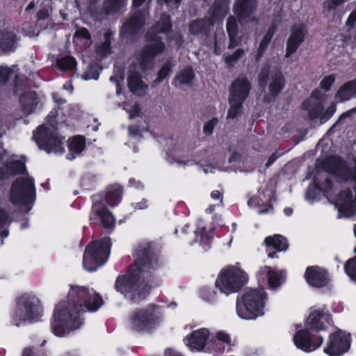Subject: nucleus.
Here are the masks:
<instances>
[{
  "label": "nucleus",
  "instance_id": "1",
  "mask_svg": "<svg viewBox=\"0 0 356 356\" xmlns=\"http://www.w3.org/2000/svg\"><path fill=\"white\" fill-rule=\"evenodd\" d=\"M103 305L101 296L93 289L71 285L66 300L56 305L51 329L62 337L78 329L83 323L81 314L86 311L96 312Z\"/></svg>",
  "mask_w": 356,
  "mask_h": 356
},
{
  "label": "nucleus",
  "instance_id": "2",
  "mask_svg": "<svg viewBox=\"0 0 356 356\" xmlns=\"http://www.w3.org/2000/svg\"><path fill=\"white\" fill-rule=\"evenodd\" d=\"M136 257L134 268L125 275L118 277L115 283L116 290L133 302L145 298L148 293V286L143 282H139V280L140 277L143 280L149 278L156 266V263L153 262L147 252L142 254L140 250H137Z\"/></svg>",
  "mask_w": 356,
  "mask_h": 356
},
{
  "label": "nucleus",
  "instance_id": "3",
  "mask_svg": "<svg viewBox=\"0 0 356 356\" xmlns=\"http://www.w3.org/2000/svg\"><path fill=\"white\" fill-rule=\"evenodd\" d=\"M325 170L332 174L344 188L334 200L340 218H349L356 213V204L349 188H353L356 197V164H347L337 158H331L327 161Z\"/></svg>",
  "mask_w": 356,
  "mask_h": 356
},
{
  "label": "nucleus",
  "instance_id": "4",
  "mask_svg": "<svg viewBox=\"0 0 356 356\" xmlns=\"http://www.w3.org/2000/svg\"><path fill=\"white\" fill-rule=\"evenodd\" d=\"M267 300V294L264 289L247 291L236 301V313L238 317L245 320H254L263 316Z\"/></svg>",
  "mask_w": 356,
  "mask_h": 356
},
{
  "label": "nucleus",
  "instance_id": "5",
  "mask_svg": "<svg viewBox=\"0 0 356 356\" xmlns=\"http://www.w3.org/2000/svg\"><path fill=\"white\" fill-rule=\"evenodd\" d=\"M58 115L57 111H51L47 116V124L38 127L33 133V138L40 149L48 153L61 154L64 151L63 140L58 137L55 130V121Z\"/></svg>",
  "mask_w": 356,
  "mask_h": 356
},
{
  "label": "nucleus",
  "instance_id": "6",
  "mask_svg": "<svg viewBox=\"0 0 356 356\" xmlns=\"http://www.w3.org/2000/svg\"><path fill=\"white\" fill-rule=\"evenodd\" d=\"M248 281V273L237 264L222 268L216 282V288L229 296L239 291Z\"/></svg>",
  "mask_w": 356,
  "mask_h": 356
},
{
  "label": "nucleus",
  "instance_id": "7",
  "mask_svg": "<svg viewBox=\"0 0 356 356\" xmlns=\"http://www.w3.org/2000/svg\"><path fill=\"white\" fill-rule=\"evenodd\" d=\"M111 245L108 238L89 243L83 254V268L88 271L92 272L104 264L108 259Z\"/></svg>",
  "mask_w": 356,
  "mask_h": 356
},
{
  "label": "nucleus",
  "instance_id": "8",
  "mask_svg": "<svg viewBox=\"0 0 356 356\" xmlns=\"http://www.w3.org/2000/svg\"><path fill=\"white\" fill-rule=\"evenodd\" d=\"M160 323L152 307L134 311L129 316L127 321L128 330L136 334L151 332Z\"/></svg>",
  "mask_w": 356,
  "mask_h": 356
},
{
  "label": "nucleus",
  "instance_id": "9",
  "mask_svg": "<svg viewBox=\"0 0 356 356\" xmlns=\"http://www.w3.org/2000/svg\"><path fill=\"white\" fill-rule=\"evenodd\" d=\"M42 315V307L39 299L33 296L24 294L18 299V308L14 322L19 325L24 321H38Z\"/></svg>",
  "mask_w": 356,
  "mask_h": 356
},
{
  "label": "nucleus",
  "instance_id": "10",
  "mask_svg": "<svg viewBox=\"0 0 356 356\" xmlns=\"http://www.w3.org/2000/svg\"><path fill=\"white\" fill-rule=\"evenodd\" d=\"M34 195L33 181L28 176L24 175L17 179L13 184L10 200L13 204L26 205L27 209L29 210L31 209L29 204L32 203Z\"/></svg>",
  "mask_w": 356,
  "mask_h": 356
},
{
  "label": "nucleus",
  "instance_id": "11",
  "mask_svg": "<svg viewBox=\"0 0 356 356\" xmlns=\"http://www.w3.org/2000/svg\"><path fill=\"white\" fill-rule=\"evenodd\" d=\"M326 96L321 91L316 90L312 93L311 99L305 104L311 119L320 118L321 124L327 122L335 113L336 105L331 103L325 108L324 102Z\"/></svg>",
  "mask_w": 356,
  "mask_h": 356
},
{
  "label": "nucleus",
  "instance_id": "12",
  "mask_svg": "<svg viewBox=\"0 0 356 356\" xmlns=\"http://www.w3.org/2000/svg\"><path fill=\"white\" fill-rule=\"evenodd\" d=\"M350 346V334L337 330L330 335L323 352L329 356H341L348 351Z\"/></svg>",
  "mask_w": 356,
  "mask_h": 356
},
{
  "label": "nucleus",
  "instance_id": "13",
  "mask_svg": "<svg viewBox=\"0 0 356 356\" xmlns=\"http://www.w3.org/2000/svg\"><path fill=\"white\" fill-rule=\"evenodd\" d=\"M294 345L300 350L311 353L318 349L323 343V337L318 334H311L306 329L298 330L293 337Z\"/></svg>",
  "mask_w": 356,
  "mask_h": 356
},
{
  "label": "nucleus",
  "instance_id": "14",
  "mask_svg": "<svg viewBox=\"0 0 356 356\" xmlns=\"http://www.w3.org/2000/svg\"><path fill=\"white\" fill-rule=\"evenodd\" d=\"M210 331L206 327H202L194 330L186 335L184 339V344L194 352H202L208 346L211 349V341H209Z\"/></svg>",
  "mask_w": 356,
  "mask_h": 356
},
{
  "label": "nucleus",
  "instance_id": "15",
  "mask_svg": "<svg viewBox=\"0 0 356 356\" xmlns=\"http://www.w3.org/2000/svg\"><path fill=\"white\" fill-rule=\"evenodd\" d=\"M330 323V314L324 307L312 308L306 320L307 326L317 331L325 330Z\"/></svg>",
  "mask_w": 356,
  "mask_h": 356
},
{
  "label": "nucleus",
  "instance_id": "16",
  "mask_svg": "<svg viewBox=\"0 0 356 356\" xmlns=\"http://www.w3.org/2000/svg\"><path fill=\"white\" fill-rule=\"evenodd\" d=\"M164 49V45L158 37L152 38L145 49L143 51L140 58L139 68L145 70L152 63L156 54L161 53Z\"/></svg>",
  "mask_w": 356,
  "mask_h": 356
},
{
  "label": "nucleus",
  "instance_id": "17",
  "mask_svg": "<svg viewBox=\"0 0 356 356\" xmlns=\"http://www.w3.org/2000/svg\"><path fill=\"white\" fill-rule=\"evenodd\" d=\"M99 218L102 225L104 228L111 229L115 225V218L113 213L105 207L104 202L102 204H95L92 206V211L90 216V220L95 222Z\"/></svg>",
  "mask_w": 356,
  "mask_h": 356
},
{
  "label": "nucleus",
  "instance_id": "18",
  "mask_svg": "<svg viewBox=\"0 0 356 356\" xmlns=\"http://www.w3.org/2000/svg\"><path fill=\"white\" fill-rule=\"evenodd\" d=\"M305 277L307 282L314 287H323L329 282V277L325 270L318 266L308 267Z\"/></svg>",
  "mask_w": 356,
  "mask_h": 356
},
{
  "label": "nucleus",
  "instance_id": "19",
  "mask_svg": "<svg viewBox=\"0 0 356 356\" xmlns=\"http://www.w3.org/2000/svg\"><path fill=\"white\" fill-rule=\"evenodd\" d=\"M305 34L306 29L304 25L298 24L293 27L287 42L286 56H290L297 50L303 42Z\"/></svg>",
  "mask_w": 356,
  "mask_h": 356
},
{
  "label": "nucleus",
  "instance_id": "20",
  "mask_svg": "<svg viewBox=\"0 0 356 356\" xmlns=\"http://www.w3.org/2000/svg\"><path fill=\"white\" fill-rule=\"evenodd\" d=\"M250 83L244 77H238L232 84L229 99L244 102L250 92Z\"/></svg>",
  "mask_w": 356,
  "mask_h": 356
},
{
  "label": "nucleus",
  "instance_id": "21",
  "mask_svg": "<svg viewBox=\"0 0 356 356\" xmlns=\"http://www.w3.org/2000/svg\"><path fill=\"white\" fill-rule=\"evenodd\" d=\"M211 350L216 352H223L225 347H232L234 346V341L229 333L224 330H219L214 333L211 340Z\"/></svg>",
  "mask_w": 356,
  "mask_h": 356
},
{
  "label": "nucleus",
  "instance_id": "22",
  "mask_svg": "<svg viewBox=\"0 0 356 356\" xmlns=\"http://www.w3.org/2000/svg\"><path fill=\"white\" fill-rule=\"evenodd\" d=\"M259 282H264L266 279L268 286L271 289H275L280 285V277L277 272L270 267L264 266L260 268L257 273Z\"/></svg>",
  "mask_w": 356,
  "mask_h": 356
},
{
  "label": "nucleus",
  "instance_id": "23",
  "mask_svg": "<svg viewBox=\"0 0 356 356\" xmlns=\"http://www.w3.org/2000/svg\"><path fill=\"white\" fill-rule=\"evenodd\" d=\"M254 0H238L234 6V13L240 19H245L255 10Z\"/></svg>",
  "mask_w": 356,
  "mask_h": 356
},
{
  "label": "nucleus",
  "instance_id": "24",
  "mask_svg": "<svg viewBox=\"0 0 356 356\" xmlns=\"http://www.w3.org/2000/svg\"><path fill=\"white\" fill-rule=\"evenodd\" d=\"M184 149L177 143L171 141L170 145L166 149V159L170 163H183Z\"/></svg>",
  "mask_w": 356,
  "mask_h": 356
},
{
  "label": "nucleus",
  "instance_id": "25",
  "mask_svg": "<svg viewBox=\"0 0 356 356\" xmlns=\"http://www.w3.org/2000/svg\"><path fill=\"white\" fill-rule=\"evenodd\" d=\"M128 86L132 92L139 95H143L147 88V85L141 80L138 72H131L128 79Z\"/></svg>",
  "mask_w": 356,
  "mask_h": 356
},
{
  "label": "nucleus",
  "instance_id": "26",
  "mask_svg": "<svg viewBox=\"0 0 356 356\" xmlns=\"http://www.w3.org/2000/svg\"><path fill=\"white\" fill-rule=\"evenodd\" d=\"M356 95V81H349L343 85L337 92L335 98L339 102L349 100Z\"/></svg>",
  "mask_w": 356,
  "mask_h": 356
},
{
  "label": "nucleus",
  "instance_id": "27",
  "mask_svg": "<svg viewBox=\"0 0 356 356\" xmlns=\"http://www.w3.org/2000/svg\"><path fill=\"white\" fill-rule=\"evenodd\" d=\"M195 234V241L200 246L204 248L209 244L211 238V232L206 229L205 224L202 220L198 221Z\"/></svg>",
  "mask_w": 356,
  "mask_h": 356
},
{
  "label": "nucleus",
  "instance_id": "28",
  "mask_svg": "<svg viewBox=\"0 0 356 356\" xmlns=\"http://www.w3.org/2000/svg\"><path fill=\"white\" fill-rule=\"evenodd\" d=\"M86 142L83 137L77 136L72 138L69 143V153L67 155L68 159H74L76 155L80 154L85 148Z\"/></svg>",
  "mask_w": 356,
  "mask_h": 356
},
{
  "label": "nucleus",
  "instance_id": "29",
  "mask_svg": "<svg viewBox=\"0 0 356 356\" xmlns=\"http://www.w3.org/2000/svg\"><path fill=\"white\" fill-rule=\"evenodd\" d=\"M264 243L266 246L271 247L277 251H284L288 248V243L286 238L280 234L267 236Z\"/></svg>",
  "mask_w": 356,
  "mask_h": 356
},
{
  "label": "nucleus",
  "instance_id": "30",
  "mask_svg": "<svg viewBox=\"0 0 356 356\" xmlns=\"http://www.w3.org/2000/svg\"><path fill=\"white\" fill-rule=\"evenodd\" d=\"M227 0H217L211 8L212 21L222 20L227 13Z\"/></svg>",
  "mask_w": 356,
  "mask_h": 356
},
{
  "label": "nucleus",
  "instance_id": "31",
  "mask_svg": "<svg viewBox=\"0 0 356 356\" xmlns=\"http://www.w3.org/2000/svg\"><path fill=\"white\" fill-rule=\"evenodd\" d=\"M122 189L120 186H113L108 188L105 202L110 207H115L121 200Z\"/></svg>",
  "mask_w": 356,
  "mask_h": 356
},
{
  "label": "nucleus",
  "instance_id": "32",
  "mask_svg": "<svg viewBox=\"0 0 356 356\" xmlns=\"http://www.w3.org/2000/svg\"><path fill=\"white\" fill-rule=\"evenodd\" d=\"M194 78V74L191 68L188 67L181 72V73L176 76L173 83L177 87H182L184 85H189L191 83Z\"/></svg>",
  "mask_w": 356,
  "mask_h": 356
},
{
  "label": "nucleus",
  "instance_id": "33",
  "mask_svg": "<svg viewBox=\"0 0 356 356\" xmlns=\"http://www.w3.org/2000/svg\"><path fill=\"white\" fill-rule=\"evenodd\" d=\"M227 31L229 37V48H233L238 44V38H237V33H238V27L234 17H229L227 22Z\"/></svg>",
  "mask_w": 356,
  "mask_h": 356
},
{
  "label": "nucleus",
  "instance_id": "34",
  "mask_svg": "<svg viewBox=\"0 0 356 356\" xmlns=\"http://www.w3.org/2000/svg\"><path fill=\"white\" fill-rule=\"evenodd\" d=\"M8 174L19 173L22 174L25 172V160L23 157L18 158V156H14L9 165L8 166Z\"/></svg>",
  "mask_w": 356,
  "mask_h": 356
},
{
  "label": "nucleus",
  "instance_id": "35",
  "mask_svg": "<svg viewBox=\"0 0 356 356\" xmlns=\"http://www.w3.org/2000/svg\"><path fill=\"white\" fill-rule=\"evenodd\" d=\"M25 112L31 113L35 106L38 104V97L35 92H30L26 94L21 100Z\"/></svg>",
  "mask_w": 356,
  "mask_h": 356
},
{
  "label": "nucleus",
  "instance_id": "36",
  "mask_svg": "<svg viewBox=\"0 0 356 356\" xmlns=\"http://www.w3.org/2000/svg\"><path fill=\"white\" fill-rule=\"evenodd\" d=\"M122 109L129 115L130 120L135 119L140 116V107L139 104L134 101H128L121 105Z\"/></svg>",
  "mask_w": 356,
  "mask_h": 356
},
{
  "label": "nucleus",
  "instance_id": "37",
  "mask_svg": "<svg viewBox=\"0 0 356 356\" xmlns=\"http://www.w3.org/2000/svg\"><path fill=\"white\" fill-rule=\"evenodd\" d=\"M229 109L227 113V118H236L242 113L243 102L236 101L234 99H229Z\"/></svg>",
  "mask_w": 356,
  "mask_h": 356
},
{
  "label": "nucleus",
  "instance_id": "38",
  "mask_svg": "<svg viewBox=\"0 0 356 356\" xmlns=\"http://www.w3.org/2000/svg\"><path fill=\"white\" fill-rule=\"evenodd\" d=\"M144 17L139 15L133 16L123 26V29L127 31H135L144 24Z\"/></svg>",
  "mask_w": 356,
  "mask_h": 356
},
{
  "label": "nucleus",
  "instance_id": "39",
  "mask_svg": "<svg viewBox=\"0 0 356 356\" xmlns=\"http://www.w3.org/2000/svg\"><path fill=\"white\" fill-rule=\"evenodd\" d=\"M15 41V35L10 32L0 33V47L3 50H9L13 47Z\"/></svg>",
  "mask_w": 356,
  "mask_h": 356
},
{
  "label": "nucleus",
  "instance_id": "40",
  "mask_svg": "<svg viewBox=\"0 0 356 356\" xmlns=\"http://www.w3.org/2000/svg\"><path fill=\"white\" fill-rule=\"evenodd\" d=\"M275 31H276V27L275 26H272L268 29V31L264 36V38L259 44V56H261L262 54H264V51L266 50L268 45L269 44V43L273 38V35H274Z\"/></svg>",
  "mask_w": 356,
  "mask_h": 356
},
{
  "label": "nucleus",
  "instance_id": "41",
  "mask_svg": "<svg viewBox=\"0 0 356 356\" xmlns=\"http://www.w3.org/2000/svg\"><path fill=\"white\" fill-rule=\"evenodd\" d=\"M76 64L75 59L72 56H65L56 62L58 67L61 70H71L75 67Z\"/></svg>",
  "mask_w": 356,
  "mask_h": 356
},
{
  "label": "nucleus",
  "instance_id": "42",
  "mask_svg": "<svg viewBox=\"0 0 356 356\" xmlns=\"http://www.w3.org/2000/svg\"><path fill=\"white\" fill-rule=\"evenodd\" d=\"M200 296L202 299L210 303L216 302L218 299L216 292L209 287H204L201 289Z\"/></svg>",
  "mask_w": 356,
  "mask_h": 356
},
{
  "label": "nucleus",
  "instance_id": "43",
  "mask_svg": "<svg viewBox=\"0 0 356 356\" xmlns=\"http://www.w3.org/2000/svg\"><path fill=\"white\" fill-rule=\"evenodd\" d=\"M284 80L280 73L276 74L275 77L270 84V90L273 94H277L283 88Z\"/></svg>",
  "mask_w": 356,
  "mask_h": 356
},
{
  "label": "nucleus",
  "instance_id": "44",
  "mask_svg": "<svg viewBox=\"0 0 356 356\" xmlns=\"http://www.w3.org/2000/svg\"><path fill=\"white\" fill-rule=\"evenodd\" d=\"M206 24L207 22L205 20H198L192 22L189 25L190 33L195 35L207 30V28L205 27Z\"/></svg>",
  "mask_w": 356,
  "mask_h": 356
},
{
  "label": "nucleus",
  "instance_id": "45",
  "mask_svg": "<svg viewBox=\"0 0 356 356\" xmlns=\"http://www.w3.org/2000/svg\"><path fill=\"white\" fill-rule=\"evenodd\" d=\"M345 270L350 279L356 282V257L347 261L345 265Z\"/></svg>",
  "mask_w": 356,
  "mask_h": 356
},
{
  "label": "nucleus",
  "instance_id": "46",
  "mask_svg": "<svg viewBox=\"0 0 356 356\" xmlns=\"http://www.w3.org/2000/svg\"><path fill=\"white\" fill-rule=\"evenodd\" d=\"M171 27L168 16H163L156 24V29L160 32H166Z\"/></svg>",
  "mask_w": 356,
  "mask_h": 356
},
{
  "label": "nucleus",
  "instance_id": "47",
  "mask_svg": "<svg viewBox=\"0 0 356 356\" xmlns=\"http://www.w3.org/2000/svg\"><path fill=\"white\" fill-rule=\"evenodd\" d=\"M334 81L335 76L334 74H329L323 78L320 83V86L325 91H328Z\"/></svg>",
  "mask_w": 356,
  "mask_h": 356
},
{
  "label": "nucleus",
  "instance_id": "48",
  "mask_svg": "<svg viewBox=\"0 0 356 356\" xmlns=\"http://www.w3.org/2000/svg\"><path fill=\"white\" fill-rule=\"evenodd\" d=\"M99 77V72L97 70V68L96 65H91L88 70L83 75V79L84 80H90V79H95L97 80Z\"/></svg>",
  "mask_w": 356,
  "mask_h": 356
},
{
  "label": "nucleus",
  "instance_id": "49",
  "mask_svg": "<svg viewBox=\"0 0 356 356\" xmlns=\"http://www.w3.org/2000/svg\"><path fill=\"white\" fill-rule=\"evenodd\" d=\"M126 0H106L105 8L109 11L115 10L124 3Z\"/></svg>",
  "mask_w": 356,
  "mask_h": 356
},
{
  "label": "nucleus",
  "instance_id": "50",
  "mask_svg": "<svg viewBox=\"0 0 356 356\" xmlns=\"http://www.w3.org/2000/svg\"><path fill=\"white\" fill-rule=\"evenodd\" d=\"M170 65L168 64L165 65L159 72L158 77L155 81L157 83L161 82L170 74Z\"/></svg>",
  "mask_w": 356,
  "mask_h": 356
},
{
  "label": "nucleus",
  "instance_id": "51",
  "mask_svg": "<svg viewBox=\"0 0 356 356\" xmlns=\"http://www.w3.org/2000/svg\"><path fill=\"white\" fill-rule=\"evenodd\" d=\"M14 72V70L5 67H0V81L5 83L8 80L10 75Z\"/></svg>",
  "mask_w": 356,
  "mask_h": 356
},
{
  "label": "nucleus",
  "instance_id": "52",
  "mask_svg": "<svg viewBox=\"0 0 356 356\" xmlns=\"http://www.w3.org/2000/svg\"><path fill=\"white\" fill-rule=\"evenodd\" d=\"M218 119L214 118L207 122L203 128V131L206 135H211L213 133L215 125L218 123Z\"/></svg>",
  "mask_w": 356,
  "mask_h": 356
},
{
  "label": "nucleus",
  "instance_id": "53",
  "mask_svg": "<svg viewBox=\"0 0 356 356\" xmlns=\"http://www.w3.org/2000/svg\"><path fill=\"white\" fill-rule=\"evenodd\" d=\"M243 54V50L238 49L232 56L225 57V61L229 65H232L234 62L237 60Z\"/></svg>",
  "mask_w": 356,
  "mask_h": 356
},
{
  "label": "nucleus",
  "instance_id": "54",
  "mask_svg": "<svg viewBox=\"0 0 356 356\" xmlns=\"http://www.w3.org/2000/svg\"><path fill=\"white\" fill-rule=\"evenodd\" d=\"M243 54V50L238 49L232 56L225 57V61L229 65H232L234 62L237 60Z\"/></svg>",
  "mask_w": 356,
  "mask_h": 356
},
{
  "label": "nucleus",
  "instance_id": "55",
  "mask_svg": "<svg viewBox=\"0 0 356 356\" xmlns=\"http://www.w3.org/2000/svg\"><path fill=\"white\" fill-rule=\"evenodd\" d=\"M110 81L116 86V94L119 95L121 92L120 84L123 82V76L120 74L118 76L110 77Z\"/></svg>",
  "mask_w": 356,
  "mask_h": 356
},
{
  "label": "nucleus",
  "instance_id": "56",
  "mask_svg": "<svg viewBox=\"0 0 356 356\" xmlns=\"http://www.w3.org/2000/svg\"><path fill=\"white\" fill-rule=\"evenodd\" d=\"M9 219L8 213L0 208V227L6 225L9 222Z\"/></svg>",
  "mask_w": 356,
  "mask_h": 356
},
{
  "label": "nucleus",
  "instance_id": "57",
  "mask_svg": "<svg viewBox=\"0 0 356 356\" xmlns=\"http://www.w3.org/2000/svg\"><path fill=\"white\" fill-rule=\"evenodd\" d=\"M75 37L79 38H85V39H90V33L87 31V29L82 28L80 29H78L75 33Z\"/></svg>",
  "mask_w": 356,
  "mask_h": 356
},
{
  "label": "nucleus",
  "instance_id": "58",
  "mask_svg": "<svg viewBox=\"0 0 356 356\" xmlns=\"http://www.w3.org/2000/svg\"><path fill=\"white\" fill-rule=\"evenodd\" d=\"M80 113V109L78 106L74 105V106H70L68 108V113L67 115L72 118H76L78 117L79 114Z\"/></svg>",
  "mask_w": 356,
  "mask_h": 356
},
{
  "label": "nucleus",
  "instance_id": "59",
  "mask_svg": "<svg viewBox=\"0 0 356 356\" xmlns=\"http://www.w3.org/2000/svg\"><path fill=\"white\" fill-rule=\"evenodd\" d=\"M109 47L110 44L108 40H106L102 47L99 49V51L104 56H106L109 54Z\"/></svg>",
  "mask_w": 356,
  "mask_h": 356
},
{
  "label": "nucleus",
  "instance_id": "60",
  "mask_svg": "<svg viewBox=\"0 0 356 356\" xmlns=\"http://www.w3.org/2000/svg\"><path fill=\"white\" fill-rule=\"evenodd\" d=\"M49 10L47 9H42L38 13V18L39 19H44L49 16Z\"/></svg>",
  "mask_w": 356,
  "mask_h": 356
},
{
  "label": "nucleus",
  "instance_id": "61",
  "mask_svg": "<svg viewBox=\"0 0 356 356\" xmlns=\"http://www.w3.org/2000/svg\"><path fill=\"white\" fill-rule=\"evenodd\" d=\"M356 21V12H353L347 19V25L352 26Z\"/></svg>",
  "mask_w": 356,
  "mask_h": 356
},
{
  "label": "nucleus",
  "instance_id": "62",
  "mask_svg": "<svg viewBox=\"0 0 356 356\" xmlns=\"http://www.w3.org/2000/svg\"><path fill=\"white\" fill-rule=\"evenodd\" d=\"M129 134L131 137H136L139 134V131L136 127L131 126L129 128Z\"/></svg>",
  "mask_w": 356,
  "mask_h": 356
},
{
  "label": "nucleus",
  "instance_id": "63",
  "mask_svg": "<svg viewBox=\"0 0 356 356\" xmlns=\"http://www.w3.org/2000/svg\"><path fill=\"white\" fill-rule=\"evenodd\" d=\"M165 356H182L179 352L171 349L168 348L165 351Z\"/></svg>",
  "mask_w": 356,
  "mask_h": 356
},
{
  "label": "nucleus",
  "instance_id": "64",
  "mask_svg": "<svg viewBox=\"0 0 356 356\" xmlns=\"http://www.w3.org/2000/svg\"><path fill=\"white\" fill-rule=\"evenodd\" d=\"M22 356H39L35 353H34L30 348H25L23 351Z\"/></svg>",
  "mask_w": 356,
  "mask_h": 356
}]
</instances>
